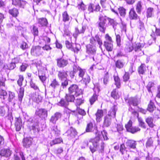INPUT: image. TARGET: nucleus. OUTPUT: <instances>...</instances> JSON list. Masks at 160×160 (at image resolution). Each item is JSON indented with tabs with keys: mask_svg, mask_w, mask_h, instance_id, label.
Here are the masks:
<instances>
[{
	"mask_svg": "<svg viewBox=\"0 0 160 160\" xmlns=\"http://www.w3.org/2000/svg\"><path fill=\"white\" fill-rule=\"evenodd\" d=\"M68 90L69 93L75 95L76 97L78 96L82 93V89H80L76 84H73L71 85Z\"/></svg>",
	"mask_w": 160,
	"mask_h": 160,
	"instance_id": "nucleus-1",
	"label": "nucleus"
},
{
	"mask_svg": "<svg viewBox=\"0 0 160 160\" xmlns=\"http://www.w3.org/2000/svg\"><path fill=\"white\" fill-rule=\"evenodd\" d=\"M108 18L105 16H101L99 18L100 22L98 23V28L100 31L103 33H105L107 27L106 24Z\"/></svg>",
	"mask_w": 160,
	"mask_h": 160,
	"instance_id": "nucleus-2",
	"label": "nucleus"
},
{
	"mask_svg": "<svg viewBox=\"0 0 160 160\" xmlns=\"http://www.w3.org/2000/svg\"><path fill=\"white\" fill-rule=\"evenodd\" d=\"M144 44L142 43L135 42L134 44V50L137 53L138 56H142L144 54L143 51L142 49L143 47Z\"/></svg>",
	"mask_w": 160,
	"mask_h": 160,
	"instance_id": "nucleus-3",
	"label": "nucleus"
},
{
	"mask_svg": "<svg viewBox=\"0 0 160 160\" xmlns=\"http://www.w3.org/2000/svg\"><path fill=\"white\" fill-rule=\"evenodd\" d=\"M31 87L34 89L37 90V93H35L34 96L33 97V99L35 100L37 102H40L42 100V97L39 94L40 91L38 87L36 84L32 82L30 83Z\"/></svg>",
	"mask_w": 160,
	"mask_h": 160,
	"instance_id": "nucleus-4",
	"label": "nucleus"
},
{
	"mask_svg": "<svg viewBox=\"0 0 160 160\" xmlns=\"http://www.w3.org/2000/svg\"><path fill=\"white\" fill-rule=\"evenodd\" d=\"M42 52L41 47L38 46H33L31 50V54L35 56H39Z\"/></svg>",
	"mask_w": 160,
	"mask_h": 160,
	"instance_id": "nucleus-5",
	"label": "nucleus"
},
{
	"mask_svg": "<svg viewBox=\"0 0 160 160\" xmlns=\"http://www.w3.org/2000/svg\"><path fill=\"white\" fill-rule=\"evenodd\" d=\"M100 140L99 137H96L95 138L90 140V141L92 142L93 147H90V149L92 153L94 152L96 150L97 146L98 145V143Z\"/></svg>",
	"mask_w": 160,
	"mask_h": 160,
	"instance_id": "nucleus-6",
	"label": "nucleus"
},
{
	"mask_svg": "<svg viewBox=\"0 0 160 160\" xmlns=\"http://www.w3.org/2000/svg\"><path fill=\"white\" fill-rule=\"evenodd\" d=\"M36 114L40 117L45 118L47 116V111L45 109H38L36 110Z\"/></svg>",
	"mask_w": 160,
	"mask_h": 160,
	"instance_id": "nucleus-7",
	"label": "nucleus"
},
{
	"mask_svg": "<svg viewBox=\"0 0 160 160\" xmlns=\"http://www.w3.org/2000/svg\"><path fill=\"white\" fill-rule=\"evenodd\" d=\"M111 113H108V114L104 117L103 122V127H108L111 123V118L110 117Z\"/></svg>",
	"mask_w": 160,
	"mask_h": 160,
	"instance_id": "nucleus-8",
	"label": "nucleus"
},
{
	"mask_svg": "<svg viewBox=\"0 0 160 160\" xmlns=\"http://www.w3.org/2000/svg\"><path fill=\"white\" fill-rule=\"evenodd\" d=\"M12 153V151L9 149H2L0 151V156L6 158L9 157Z\"/></svg>",
	"mask_w": 160,
	"mask_h": 160,
	"instance_id": "nucleus-9",
	"label": "nucleus"
},
{
	"mask_svg": "<svg viewBox=\"0 0 160 160\" xmlns=\"http://www.w3.org/2000/svg\"><path fill=\"white\" fill-rule=\"evenodd\" d=\"M85 30V28L84 26H79L76 27L75 28V32L73 34V36L75 38H76L79 34L83 33Z\"/></svg>",
	"mask_w": 160,
	"mask_h": 160,
	"instance_id": "nucleus-10",
	"label": "nucleus"
},
{
	"mask_svg": "<svg viewBox=\"0 0 160 160\" xmlns=\"http://www.w3.org/2000/svg\"><path fill=\"white\" fill-rule=\"evenodd\" d=\"M57 66L59 68H64L68 64V61L62 58L57 59Z\"/></svg>",
	"mask_w": 160,
	"mask_h": 160,
	"instance_id": "nucleus-11",
	"label": "nucleus"
},
{
	"mask_svg": "<svg viewBox=\"0 0 160 160\" xmlns=\"http://www.w3.org/2000/svg\"><path fill=\"white\" fill-rule=\"evenodd\" d=\"M58 76L59 79L62 81L63 80L67 79L68 76L67 72L64 70L59 71Z\"/></svg>",
	"mask_w": 160,
	"mask_h": 160,
	"instance_id": "nucleus-12",
	"label": "nucleus"
},
{
	"mask_svg": "<svg viewBox=\"0 0 160 160\" xmlns=\"http://www.w3.org/2000/svg\"><path fill=\"white\" fill-rule=\"evenodd\" d=\"M62 116V114L59 112H56L52 116L50 119V122L53 124L56 123L57 121L60 119Z\"/></svg>",
	"mask_w": 160,
	"mask_h": 160,
	"instance_id": "nucleus-13",
	"label": "nucleus"
},
{
	"mask_svg": "<svg viewBox=\"0 0 160 160\" xmlns=\"http://www.w3.org/2000/svg\"><path fill=\"white\" fill-rule=\"evenodd\" d=\"M87 52L88 53L91 55H94L96 52V48L95 46L91 44L88 45L86 46Z\"/></svg>",
	"mask_w": 160,
	"mask_h": 160,
	"instance_id": "nucleus-14",
	"label": "nucleus"
},
{
	"mask_svg": "<svg viewBox=\"0 0 160 160\" xmlns=\"http://www.w3.org/2000/svg\"><path fill=\"white\" fill-rule=\"evenodd\" d=\"M67 136L71 138H73L77 134V132L74 128H71L66 132Z\"/></svg>",
	"mask_w": 160,
	"mask_h": 160,
	"instance_id": "nucleus-15",
	"label": "nucleus"
},
{
	"mask_svg": "<svg viewBox=\"0 0 160 160\" xmlns=\"http://www.w3.org/2000/svg\"><path fill=\"white\" fill-rule=\"evenodd\" d=\"M32 140L31 138H24L23 141V146L26 148L29 147L32 144Z\"/></svg>",
	"mask_w": 160,
	"mask_h": 160,
	"instance_id": "nucleus-16",
	"label": "nucleus"
},
{
	"mask_svg": "<svg viewBox=\"0 0 160 160\" xmlns=\"http://www.w3.org/2000/svg\"><path fill=\"white\" fill-rule=\"evenodd\" d=\"M78 75L76 76V79L77 81H81L82 80L83 77L85 74V70L81 69L78 71Z\"/></svg>",
	"mask_w": 160,
	"mask_h": 160,
	"instance_id": "nucleus-17",
	"label": "nucleus"
},
{
	"mask_svg": "<svg viewBox=\"0 0 160 160\" xmlns=\"http://www.w3.org/2000/svg\"><path fill=\"white\" fill-rule=\"evenodd\" d=\"M126 146L129 148L135 149L136 148L137 144L135 141L132 140H128L126 142Z\"/></svg>",
	"mask_w": 160,
	"mask_h": 160,
	"instance_id": "nucleus-18",
	"label": "nucleus"
},
{
	"mask_svg": "<svg viewBox=\"0 0 160 160\" xmlns=\"http://www.w3.org/2000/svg\"><path fill=\"white\" fill-rule=\"evenodd\" d=\"M147 88L149 92L152 93L155 89V85L153 82H149L147 85Z\"/></svg>",
	"mask_w": 160,
	"mask_h": 160,
	"instance_id": "nucleus-19",
	"label": "nucleus"
},
{
	"mask_svg": "<svg viewBox=\"0 0 160 160\" xmlns=\"http://www.w3.org/2000/svg\"><path fill=\"white\" fill-rule=\"evenodd\" d=\"M96 120L98 122H100L103 116V111L101 110H98L95 114Z\"/></svg>",
	"mask_w": 160,
	"mask_h": 160,
	"instance_id": "nucleus-20",
	"label": "nucleus"
},
{
	"mask_svg": "<svg viewBox=\"0 0 160 160\" xmlns=\"http://www.w3.org/2000/svg\"><path fill=\"white\" fill-rule=\"evenodd\" d=\"M22 125V124L21 119L20 118H17L15 123L16 130L19 131L21 129Z\"/></svg>",
	"mask_w": 160,
	"mask_h": 160,
	"instance_id": "nucleus-21",
	"label": "nucleus"
},
{
	"mask_svg": "<svg viewBox=\"0 0 160 160\" xmlns=\"http://www.w3.org/2000/svg\"><path fill=\"white\" fill-rule=\"evenodd\" d=\"M104 45L108 51H111L112 50L113 45L112 42H104Z\"/></svg>",
	"mask_w": 160,
	"mask_h": 160,
	"instance_id": "nucleus-22",
	"label": "nucleus"
},
{
	"mask_svg": "<svg viewBox=\"0 0 160 160\" xmlns=\"http://www.w3.org/2000/svg\"><path fill=\"white\" fill-rule=\"evenodd\" d=\"M50 86L54 89H56L59 87L60 85L59 82L56 79H53L50 84Z\"/></svg>",
	"mask_w": 160,
	"mask_h": 160,
	"instance_id": "nucleus-23",
	"label": "nucleus"
},
{
	"mask_svg": "<svg viewBox=\"0 0 160 160\" xmlns=\"http://www.w3.org/2000/svg\"><path fill=\"white\" fill-rule=\"evenodd\" d=\"M120 95V93H119L117 90L116 89H114L112 92L111 96L113 98L117 99L119 98Z\"/></svg>",
	"mask_w": 160,
	"mask_h": 160,
	"instance_id": "nucleus-24",
	"label": "nucleus"
},
{
	"mask_svg": "<svg viewBox=\"0 0 160 160\" xmlns=\"http://www.w3.org/2000/svg\"><path fill=\"white\" fill-rule=\"evenodd\" d=\"M139 100L136 98H131L129 101V103L130 105H132L133 106H136L138 105Z\"/></svg>",
	"mask_w": 160,
	"mask_h": 160,
	"instance_id": "nucleus-25",
	"label": "nucleus"
},
{
	"mask_svg": "<svg viewBox=\"0 0 160 160\" xmlns=\"http://www.w3.org/2000/svg\"><path fill=\"white\" fill-rule=\"evenodd\" d=\"M129 17L131 19H137L138 15L134 9H131L129 12Z\"/></svg>",
	"mask_w": 160,
	"mask_h": 160,
	"instance_id": "nucleus-26",
	"label": "nucleus"
},
{
	"mask_svg": "<svg viewBox=\"0 0 160 160\" xmlns=\"http://www.w3.org/2000/svg\"><path fill=\"white\" fill-rule=\"evenodd\" d=\"M75 95L71 94L69 93L66 94V99L68 102H73L75 99Z\"/></svg>",
	"mask_w": 160,
	"mask_h": 160,
	"instance_id": "nucleus-27",
	"label": "nucleus"
},
{
	"mask_svg": "<svg viewBox=\"0 0 160 160\" xmlns=\"http://www.w3.org/2000/svg\"><path fill=\"white\" fill-rule=\"evenodd\" d=\"M62 21L64 22H68L70 18L67 11L64 12L62 14Z\"/></svg>",
	"mask_w": 160,
	"mask_h": 160,
	"instance_id": "nucleus-28",
	"label": "nucleus"
},
{
	"mask_svg": "<svg viewBox=\"0 0 160 160\" xmlns=\"http://www.w3.org/2000/svg\"><path fill=\"white\" fill-rule=\"evenodd\" d=\"M9 12L13 17H17L19 14V12L18 10L15 8H13L11 9H10Z\"/></svg>",
	"mask_w": 160,
	"mask_h": 160,
	"instance_id": "nucleus-29",
	"label": "nucleus"
},
{
	"mask_svg": "<svg viewBox=\"0 0 160 160\" xmlns=\"http://www.w3.org/2000/svg\"><path fill=\"white\" fill-rule=\"evenodd\" d=\"M62 142V140L61 138H55V139L51 141L50 142V146H52L53 145L60 143Z\"/></svg>",
	"mask_w": 160,
	"mask_h": 160,
	"instance_id": "nucleus-30",
	"label": "nucleus"
},
{
	"mask_svg": "<svg viewBox=\"0 0 160 160\" xmlns=\"http://www.w3.org/2000/svg\"><path fill=\"white\" fill-rule=\"evenodd\" d=\"M153 118L150 117H148L146 119V122L148 126L151 128L153 127L155 125L153 123Z\"/></svg>",
	"mask_w": 160,
	"mask_h": 160,
	"instance_id": "nucleus-31",
	"label": "nucleus"
},
{
	"mask_svg": "<svg viewBox=\"0 0 160 160\" xmlns=\"http://www.w3.org/2000/svg\"><path fill=\"white\" fill-rule=\"evenodd\" d=\"M117 110V106L115 105H114L111 109L110 111L108 112V113H111V115H110L111 118H115Z\"/></svg>",
	"mask_w": 160,
	"mask_h": 160,
	"instance_id": "nucleus-32",
	"label": "nucleus"
},
{
	"mask_svg": "<svg viewBox=\"0 0 160 160\" xmlns=\"http://www.w3.org/2000/svg\"><path fill=\"white\" fill-rule=\"evenodd\" d=\"M125 63L122 60H118L116 62L115 64L117 68L120 69L123 68Z\"/></svg>",
	"mask_w": 160,
	"mask_h": 160,
	"instance_id": "nucleus-33",
	"label": "nucleus"
},
{
	"mask_svg": "<svg viewBox=\"0 0 160 160\" xmlns=\"http://www.w3.org/2000/svg\"><path fill=\"white\" fill-rule=\"evenodd\" d=\"M146 71L145 65L144 64H142L138 68V71L140 74H143Z\"/></svg>",
	"mask_w": 160,
	"mask_h": 160,
	"instance_id": "nucleus-34",
	"label": "nucleus"
},
{
	"mask_svg": "<svg viewBox=\"0 0 160 160\" xmlns=\"http://www.w3.org/2000/svg\"><path fill=\"white\" fill-rule=\"evenodd\" d=\"M154 13V10L153 8H149L147 10V16L148 18L151 17L152 16Z\"/></svg>",
	"mask_w": 160,
	"mask_h": 160,
	"instance_id": "nucleus-35",
	"label": "nucleus"
},
{
	"mask_svg": "<svg viewBox=\"0 0 160 160\" xmlns=\"http://www.w3.org/2000/svg\"><path fill=\"white\" fill-rule=\"evenodd\" d=\"M38 76L40 80L43 82H44L46 79L45 74L44 73L42 72V71H39L38 72Z\"/></svg>",
	"mask_w": 160,
	"mask_h": 160,
	"instance_id": "nucleus-36",
	"label": "nucleus"
},
{
	"mask_svg": "<svg viewBox=\"0 0 160 160\" xmlns=\"http://www.w3.org/2000/svg\"><path fill=\"white\" fill-rule=\"evenodd\" d=\"M136 9L138 13H140L142 9V3L141 1H138L136 4Z\"/></svg>",
	"mask_w": 160,
	"mask_h": 160,
	"instance_id": "nucleus-37",
	"label": "nucleus"
},
{
	"mask_svg": "<svg viewBox=\"0 0 160 160\" xmlns=\"http://www.w3.org/2000/svg\"><path fill=\"white\" fill-rule=\"evenodd\" d=\"M24 88L21 87L19 90L18 98L19 100L21 101L24 95Z\"/></svg>",
	"mask_w": 160,
	"mask_h": 160,
	"instance_id": "nucleus-38",
	"label": "nucleus"
},
{
	"mask_svg": "<svg viewBox=\"0 0 160 160\" xmlns=\"http://www.w3.org/2000/svg\"><path fill=\"white\" fill-rule=\"evenodd\" d=\"M7 94V92L5 90L2 89V88H0V98L3 100H4L5 99V97H6Z\"/></svg>",
	"mask_w": 160,
	"mask_h": 160,
	"instance_id": "nucleus-39",
	"label": "nucleus"
},
{
	"mask_svg": "<svg viewBox=\"0 0 160 160\" xmlns=\"http://www.w3.org/2000/svg\"><path fill=\"white\" fill-rule=\"evenodd\" d=\"M69 26L67 25L65 26L64 30V34L63 35V36H70L71 33L68 29Z\"/></svg>",
	"mask_w": 160,
	"mask_h": 160,
	"instance_id": "nucleus-40",
	"label": "nucleus"
},
{
	"mask_svg": "<svg viewBox=\"0 0 160 160\" xmlns=\"http://www.w3.org/2000/svg\"><path fill=\"white\" fill-rule=\"evenodd\" d=\"M38 22L42 26H45L47 25L48 23L47 20L44 18L39 19Z\"/></svg>",
	"mask_w": 160,
	"mask_h": 160,
	"instance_id": "nucleus-41",
	"label": "nucleus"
},
{
	"mask_svg": "<svg viewBox=\"0 0 160 160\" xmlns=\"http://www.w3.org/2000/svg\"><path fill=\"white\" fill-rule=\"evenodd\" d=\"M114 80L115 82V85H116V87L118 88H119L120 87L121 83L120 79L118 77V76H114Z\"/></svg>",
	"mask_w": 160,
	"mask_h": 160,
	"instance_id": "nucleus-42",
	"label": "nucleus"
},
{
	"mask_svg": "<svg viewBox=\"0 0 160 160\" xmlns=\"http://www.w3.org/2000/svg\"><path fill=\"white\" fill-rule=\"evenodd\" d=\"M126 48L129 52H131L134 49V45H132V43L128 42L126 45Z\"/></svg>",
	"mask_w": 160,
	"mask_h": 160,
	"instance_id": "nucleus-43",
	"label": "nucleus"
},
{
	"mask_svg": "<svg viewBox=\"0 0 160 160\" xmlns=\"http://www.w3.org/2000/svg\"><path fill=\"white\" fill-rule=\"evenodd\" d=\"M140 129L138 127H132L131 128L129 129L128 132H130L132 133H134L140 131Z\"/></svg>",
	"mask_w": 160,
	"mask_h": 160,
	"instance_id": "nucleus-44",
	"label": "nucleus"
},
{
	"mask_svg": "<svg viewBox=\"0 0 160 160\" xmlns=\"http://www.w3.org/2000/svg\"><path fill=\"white\" fill-rule=\"evenodd\" d=\"M59 106L66 107L68 105V102H66L64 99H62L58 102Z\"/></svg>",
	"mask_w": 160,
	"mask_h": 160,
	"instance_id": "nucleus-45",
	"label": "nucleus"
},
{
	"mask_svg": "<svg viewBox=\"0 0 160 160\" xmlns=\"http://www.w3.org/2000/svg\"><path fill=\"white\" fill-rule=\"evenodd\" d=\"M98 96L96 93L93 94L89 100L90 103L91 105L93 104L94 102L97 99Z\"/></svg>",
	"mask_w": 160,
	"mask_h": 160,
	"instance_id": "nucleus-46",
	"label": "nucleus"
},
{
	"mask_svg": "<svg viewBox=\"0 0 160 160\" xmlns=\"http://www.w3.org/2000/svg\"><path fill=\"white\" fill-rule=\"evenodd\" d=\"M108 19L109 20V23L112 26L114 30H115L116 28V26L117 24V23L113 19Z\"/></svg>",
	"mask_w": 160,
	"mask_h": 160,
	"instance_id": "nucleus-47",
	"label": "nucleus"
},
{
	"mask_svg": "<svg viewBox=\"0 0 160 160\" xmlns=\"http://www.w3.org/2000/svg\"><path fill=\"white\" fill-rule=\"evenodd\" d=\"M76 109L77 112L79 114L82 116H85L86 114V112L84 110L78 108V106H77Z\"/></svg>",
	"mask_w": 160,
	"mask_h": 160,
	"instance_id": "nucleus-48",
	"label": "nucleus"
},
{
	"mask_svg": "<svg viewBox=\"0 0 160 160\" xmlns=\"http://www.w3.org/2000/svg\"><path fill=\"white\" fill-rule=\"evenodd\" d=\"M52 131L57 136H58L60 134V131L57 128V126H54L52 129Z\"/></svg>",
	"mask_w": 160,
	"mask_h": 160,
	"instance_id": "nucleus-49",
	"label": "nucleus"
},
{
	"mask_svg": "<svg viewBox=\"0 0 160 160\" xmlns=\"http://www.w3.org/2000/svg\"><path fill=\"white\" fill-rule=\"evenodd\" d=\"M155 108L153 103L150 102L148 105L147 109L150 112H152L153 111Z\"/></svg>",
	"mask_w": 160,
	"mask_h": 160,
	"instance_id": "nucleus-50",
	"label": "nucleus"
},
{
	"mask_svg": "<svg viewBox=\"0 0 160 160\" xmlns=\"http://www.w3.org/2000/svg\"><path fill=\"white\" fill-rule=\"evenodd\" d=\"M24 78L23 76L21 75L19 76V78L18 80L17 83L18 85L21 87L22 85V82L23 81Z\"/></svg>",
	"mask_w": 160,
	"mask_h": 160,
	"instance_id": "nucleus-51",
	"label": "nucleus"
},
{
	"mask_svg": "<svg viewBox=\"0 0 160 160\" xmlns=\"http://www.w3.org/2000/svg\"><path fill=\"white\" fill-rule=\"evenodd\" d=\"M32 32L33 35L35 36L38 35V30L37 27L35 26H33L32 28Z\"/></svg>",
	"mask_w": 160,
	"mask_h": 160,
	"instance_id": "nucleus-52",
	"label": "nucleus"
},
{
	"mask_svg": "<svg viewBox=\"0 0 160 160\" xmlns=\"http://www.w3.org/2000/svg\"><path fill=\"white\" fill-rule=\"evenodd\" d=\"M92 128V124L91 122L89 123L87 125L86 131L87 132H91Z\"/></svg>",
	"mask_w": 160,
	"mask_h": 160,
	"instance_id": "nucleus-53",
	"label": "nucleus"
},
{
	"mask_svg": "<svg viewBox=\"0 0 160 160\" xmlns=\"http://www.w3.org/2000/svg\"><path fill=\"white\" fill-rule=\"evenodd\" d=\"M78 8L79 10L84 11L86 8L85 5L82 2L80 4H79L78 5Z\"/></svg>",
	"mask_w": 160,
	"mask_h": 160,
	"instance_id": "nucleus-54",
	"label": "nucleus"
},
{
	"mask_svg": "<svg viewBox=\"0 0 160 160\" xmlns=\"http://www.w3.org/2000/svg\"><path fill=\"white\" fill-rule=\"evenodd\" d=\"M119 13L121 16H124L125 14V10L122 7H120L118 9Z\"/></svg>",
	"mask_w": 160,
	"mask_h": 160,
	"instance_id": "nucleus-55",
	"label": "nucleus"
},
{
	"mask_svg": "<svg viewBox=\"0 0 160 160\" xmlns=\"http://www.w3.org/2000/svg\"><path fill=\"white\" fill-rule=\"evenodd\" d=\"M105 41L104 42H112V40L111 37L109 36L108 34H107L105 35Z\"/></svg>",
	"mask_w": 160,
	"mask_h": 160,
	"instance_id": "nucleus-56",
	"label": "nucleus"
},
{
	"mask_svg": "<svg viewBox=\"0 0 160 160\" xmlns=\"http://www.w3.org/2000/svg\"><path fill=\"white\" fill-rule=\"evenodd\" d=\"M115 35L117 45L120 46L121 45V37L119 35L116 34V33H115Z\"/></svg>",
	"mask_w": 160,
	"mask_h": 160,
	"instance_id": "nucleus-57",
	"label": "nucleus"
},
{
	"mask_svg": "<svg viewBox=\"0 0 160 160\" xmlns=\"http://www.w3.org/2000/svg\"><path fill=\"white\" fill-rule=\"evenodd\" d=\"M14 97L15 94L14 93L12 92H9L8 100L9 102H11L14 99Z\"/></svg>",
	"mask_w": 160,
	"mask_h": 160,
	"instance_id": "nucleus-58",
	"label": "nucleus"
},
{
	"mask_svg": "<svg viewBox=\"0 0 160 160\" xmlns=\"http://www.w3.org/2000/svg\"><path fill=\"white\" fill-rule=\"evenodd\" d=\"M132 122L131 120H129L127 124L125 125V128L128 131L129 129L131 128L132 127Z\"/></svg>",
	"mask_w": 160,
	"mask_h": 160,
	"instance_id": "nucleus-59",
	"label": "nucleus"
},
{
	"mask_svg": "<svg viewBox=\"0 0 160 160\" xmlns=\"http://www.w3.org/2000/svg\"><path fill=\"white\" fill-rule=\"evenodd\" d=\"M123 80L124 82L128 81L129 79V75L128 72H125L123 77Z\"/></svg>",
	"mask_w": 160,
	"mask_h": 160,
	"instance_id": "nucleus-60",
	"label": "nucleus"
},
{
	"mask_svg": "<svg viewBox=\"0 0 160 160\" xmlns=\"http://www.w3.org/2000/svg\"><path fill=\"white\" fill-rule=\"evenodd\" d=\"M94 4H90L89 5L88 8V11L89 12V13L90 12H93V11H94L93 9V8H94Z\"/></svg>",
	"mask_w": 160,
	"mask_h": 160,
	"instance_id": "nucleus-61",
	"label": "nucleus"
},
{
	"mask_svg": "<svg viewBox=\"0 0 160 160\" xmlns=\"http://www.w3.org/2000/svg\"><path fill=\"white\" fill-rule=\"evenodd\" d=\"M20 0H12V4L16 7H20Z\"/></svg>",
	"mask_w": 160,
	"mask_h": 160,
	"instance_id": "nucleus-62",
	"label": "nucleus"
},
{
	"mask_svg": "<svg viewBox=\"0 0 160 160\" xmlns=\"http://www.w3.org/2000/svg\"><path fill=\"white\" fill-rule=\"evenodd\" d=\"M28 66V64L26 63H22L20 66V69L21 72H24Z\"/></svg>",
	"mask_w": 160,
	"mask_h": 160,
	"instance_id": "nucleus-63",
	"label": "nucleus"
},
{
	"mask_svg": "<svg viewBox=\"0 0 160 160\" xmlns=\"http://www.w3.org/2000/svg\"><path fill=\"white\" fill-rule=\"evenodd\" d=\"M73 70L75 72H76L78 71H79V69H81L80 68L77 64H74L73 65Z\"/></svg>",
	"mask_w": 160,
	"mask_h": 160,
	"instance_id": "nucleus-64",
	"label": "nucleus"
}]
</instances>
